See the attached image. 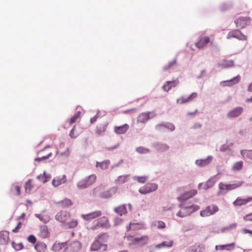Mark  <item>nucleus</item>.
<instances>
[{"instance_id":"1","label":"nucleus","mask_w":252,"mask_h":252,"mask_svg":"<svg viewBox=\"0 0 252 252\" xmlns=\"http://www.w3.org/2000/svg\"><path fill=\"white\" fill-rule=\"evenodd\" d=\"M108 239V235L106 233L98 235L92 243L90 247V251H98L102 250L103 251H105L107 248Z\"/></svg>"},{"instance_id":"2","label":"nucleus","mask_w":252,"mask_h":252,"mask_svg":"<svg viewBox=\"0 0 252 252\" xmlns=\"http://www.w3.org/2000/svg\"><path fill=\"white\" fill-rule=\"evenodd\" d=\"M243 184V182L238 181L233 184H224L223 183H220L219 184V190L218 195H221L226 193V191L231 190L235 189L240 187Z\"/></svg>"},{"instance_id":"3","label":"nucleus","mask_w":252,"mask_h":252,"mask_svg":"<svg viewBox=\"0 0 252 252\" xmlns=\"http://www.w3.org/2000/svg\"><path fill=\"white\" fill-rule=\"evenodd\" d=\"M97 177L95 174H92L79 181L77 184V188L79 189H84L94 184Z\"/></svg>"},{"instance_id":"4","label":"nucleus","mask_w":252,"mask_h":252,"mask_svg":"<svg viewBox=\"0 0 252 252\" xmlns=\"http://www.w3.org/2000/svg\"><path fill=\"white\" fill-rule=\"evenodd\" d=\"M219 210V207L215 204H211L207 206L205 209L200 212V215L202 217H207L214 215Z\"/></svg>"},{"instance_id":"5","label":"nucleus","mask_w":252,"mask_h":252,"mask_svg":"<svg viewBox=\"0 0 252 252\" xmlns=\"http://www.w3.org/2000/svg\"><path fill=\"white\" fill-rule=\"evenodd\" d=\"M226 38L228 39L235 38L242 41H245L247 39V36L243 34L242 32L238 30H234L229 32L227 35Z\"/></svg>"},{"instance_id":"6","label":"nucleus","mask_w":252,"mask_h":252,"mask_svg":"<svg viewBox=\"0 0 252 252\" xmlns=\"http://www.w3.org/2000/svg\"><path fill=\"white\" fill-rule=\"evenodd\" d=\"M158 186L154 183H148L144 186L140 188L139 192L141 194H147L154 191L158 189Z\"/></svg>"},{"instance_id":"7","label":"nucleus","mask_w":252,"mask_h":252,"mask_svg":"<svg viewBox=\"0 0 252 252\" xmlns=\"http://www.w3.org/2000/svg\"><path fill=\"white\" fill-rule=\"evenodd\" d=\"M251 22V19L249 17H240L235 21L236 27L241 29L250 25Z\"/></svg>"},{"instance_id":"8","label":"nucleus","mask_w":252,"mask_h":252,"mask_svg":"<svg viewBox=\"0 0 252 252\" xmlns=\"http://www.w3.org/2000/svg\"><path fill=\"white\" fill-rule=\"evenodd\" d=\"M251 201H252V197L243 198L241 196H239L236 199L232 204L234 206L240 207L246 205Z\"/></svg>"},{"instance_id":"9","label":"nucleus","mask_w":252,"mask_h":252,"mask_svg":"<svg viewBox=\"0 0 252 252\" xmlns=\"http://www.w3.org/2000/svg\"><path fill=\"white\" fill-rule=\"evenodd\" d=\"M50 148L49 146H46L40 152V154H43L41 157L36 158V161L40 162L41 160H45L49 158L52 155V152L49 150L48 149Z\"/></svg>"},{"instance_id":"10","label":"nucleus","mask_w":252,"mask_h":252,"mask_svg":"<svg viewBox=\"0 0 252 252\" xmlns=\"http://www.w3.org/2000/svg\"><path fill=\"white\" fill-rule=\"evenodd\" d=\"M70 214L66 211H61L56 216V219L62 223L66 222L69 219Z\"/></svg>"},{"instance_id":"11","label":"nucleus","mask_w":252,"mask_h":252,"mask_svg":"<svg viewBox=\"0 0 252 252\" xmlns=\"http://www.w3.org/2000/svg\"><path fill=\"white\" fill-rule=\"evenodd\" d=\"M210 41L209 36H201L199 37L198 41L195 43V46L199 49H202L205 47Z\"/></svg>"},{"instance_id":"12","label":"nucleus","mask_w":252,"mask_h":252,"mask_svg":"<svg viewBox=\"0 0 252 252\" xmlns=\"http://www.w3.org/2000/svg\"><path fill=\"white\" fill-rule=\"evenodd\" d=\"M102 215V212L100 211H96L91 212L88 214H83L82 218L85 220L89 221L92 220L99 217Z\"/></svg>"},{"instance_id":"13","label":"nucleus","mask_w":252,"mask_h":252,"mask_svg":"<svg viewBox=\"0 0 252 252\" xmlns=\"http://www.w3.org/2000/svg\"><path fill=\"white\" fill-rule=\"evenodd\" d=\"M149 240L148 236L143 235L141 236H137L133 238L131 241L132 243L135 245H139L142 246L147 243Z\"/></svg>"},{"instance_id":"14","label":"nucleus","mask_w":252,"mask_h":252,"mask_svg":"<svg viewBox=\"0 0 252 252\" xmlns=\"http://www.w3.org/2000/svg\"><path fill=\"white\" fill-rule=\"evenodd\" d=\"M197 194V190L191 189L189 191L185 192L184 194L179 196L177 199L180 201H186L187 199L193 197Z\"/></svg>"},{"instance_id":"15","label":"nucleus","mask_w":252,"mask_h":252,"mask_svg":"<svg viewBox=\"0 0 252 252\" xmlns=\"http://www.w3.org/2000/svg\"><path fill=\"white\" fill-rule=\"evenodd\" d=\"M110 226L108 219L106 217H102L97 220L96 225L93 227V229H96L97 227H101L102 228H108Z\"/></svg>"},{"instance_id":"16","label":"nucleus","mask_w":252,"mask_h":252,"mask_svg":"<svg viewBox=\"0 0 252 252\" xmlns=\"http://www.w3.org/2000/svg\"><path fill=\"white\" fill-rule=\"evenodd\" d=\"M240 79L241 77L238 75L230 80L221 82L220 84L222 86H231L239 83Z\"/></svg>"},{"instance_id":"17","label":"nucleus","mask_w":252,"mask_h":252,"mask_svg":"<svg viewBox=\"0 0 252 252\" xmlns=\"http://www.w3.org/2000/svg\"><path fill=\"white\" fill-rule=\"evenodd\" d=\"M179 83L178 80H175L173 81H168L165 82L162 87L163 90L167 92L173 87H176Z\"/></svg>"},{"instance_id":"18","label":"nucleus","mask_w":252,"mask_h":252,"mask_svg":"<svg viewBox=\"0 0 252 252\" xmlns=\"http://www.w3.org/2000/svg\"><path fill=\"white\" fill-rule=\"evenodd\" d=\"M193 212L192 207H182L177 214V216L183 218L189 216Z\"/></svg>"},{"instance_id":"19","label":"nucleus","mask_w":252,"mask_h":252,"mask_svg":"<svg viewBox=\"0 0 252 252\" xmlns=\"http://www.w3.org/2000/svg\"><path fill=\"white\" fill-rule=\"evenodd\" d=\"M197 96V94L196 93H192L188 97H181L177 99V103L178 104H183L185 103H187L193 100L194 98H196Z\"/></svg>"},{"instance_id":"20","label":"nucleus","mask_w":252,"mask_h":252,"mask_svg":"<svg viewBox=\"0 0 252 252\" xmlns=\"http://www.w3.org/2000/svg\"><path fill=\"white\" fill-rule=\"evenodd\" d=\"M151 115H152V113L150 112L140 114L137 118V122L140 123H146L151 118ZM152 117H151V118Z\"/></svg>"},{"instance_id":"21","label":"nucleus","mask_w":252,"mask_h":252,"mask_svg":"<svg viewBox=\"0 0 252 252\" xmlns=\"http://www.w3.org/2000/svg\"><path fill=\"white\" fill-rule=\"evenodd\" d=\"M243 111L242 107H238L230 111L227 114V117L229 118H233L238 117L241 115Z\"/></svg>"},{"instance_id":"22","label":"nucleus","mask_w":252,"mask_h":252,"mask_svg":"<svg viewBox=\"0 0 252 252\" xmlns=\"http://www.w3.org/2000/svg\"><path fill=\"white\" fill-rule=\"evenodd\" d=\"M66 181V177L65 175H63L61 176H58L55 178L52 181V185L53 186L57 187L65 183Z\"/></svg>"},{"instance_id":"23","label":"nucleus","mask_w":252,"mask_h":252,"mask_svg":"<svg viewBox=\"0 0 252 252\" xmlns=\"http://www.w3.org/2000/svg\"><path fill=\"white\" fill-rule=\"evenodd\" d=\"M173 241L170 239L162 242V243L157 244L155 246V248L157 249H162L164 248H171L173 245Z\"/></svg>"},{"instance_id":"24","label":"nucleus","mask_w":252,"mask_h":252,"mask_svg":"<svg viewBox=\"0 0 252 252\" xmlns=\"http://www.w3.org/2000/svg\"><path fill=\"white\" fill-rule=\"evenodd\" d=\"M9 240V232L6 231L0 232V244L5 245Z\"/></svg>"},{"instance_id":"25","label":"nucleus","mask_w":252,"mask_h":252,"mask_svg":"<svg viewBox=\"0 0 252 252\" xmlns=\"http://www.w3.org/2000/svg\"><path fill=\"white\" fill-rule=\"evenodd\" d=\"M37 235L42 239L48 237L50 235V233L47 226L45 225L41 226L40 228V231L38 232Z\"/></svg>"},{"instance_id":"26","label":"nucleus","mask_w":252,"mask_h":252,"mask_svg":"<svg viewBox=\"0 0 252 252\" xmlns=\"http://www.w3.org/2000/svg\"><path fill=\"white\" fill-rule=\"evenodd\" d=\"M129 128L127 124H125L121 126H115L114 127V131L118 134H122L125 133Z\"/></svg>"},{"instance_id":"27","label":"nucleus","mask_w":252,"mask_h":252,"mask_svg":"<svg viewBox=\"0 0 252 252\" xmlns=\"http://www.w3.org/2000/svg\"><path fill=\"white\" fill-rule=\"evenodd\" d=\"M212 159V157H208L205 159H198L196 161V165L200 167H203L209 164Z\"/></svg>"},{"instance_id":"28","label":"nucleus","mask_w":252,"mask_h":252,"mask_svg":"<svg viewBox=\"0 0 252 252\" xmlns=\"http://www.w3.org/2000/svg\"><path fill=\"white\" fill-rule=\"evenodd\" d=\"M215 181L213 178L209 179L207 182L205 184L201 183L198 185V188H200L202 186L204 189L207 190L208 189L212 187L215 184Z\"/></svg>"},{"instance_id":"29","label":"nucleus","mask_w":252,"mask_h":252,"mask_svg":"<svg viewBox=\"0 0 252 252\" xmlns=\"http://www.w3.org/2000/svg\"><path fill=\"white\" fill-rule=\"evenodd\" d=\"M34 248L37 252H45L47 250V246L44 242H38L35 245Z\"/></svg>"},{"instance_id":"30","label":"nucleus","mask_w":252,"mask_h":252,"mask_svg":"<svg viewBox=\"0 0 252 252\" xmlns=\"http://www.w3.org/2000/svg\"><path fill=\"white\" fill-rule=\"evenodd\" d=\"M114 211L117 214L122 216L127 213L126 205H122L114 209Z\"/></svg>"},{"instance_id":"31","label":"nucleus","mask_w":252,"mask_h":252,"mask_svg":"<svg viewBox=\"0 0 252 252\" xmlns=\"http://www.w3.org/2000/svg\"><path fill=\"white\" fill-rule=\"evenodd\" d=\"M51 178L50 174H46V172H44L42 175L40 174L37 177L38 180L43 183H45L49 181Z\"/></svg>"},{"instance_id":"32","label":"nucleus","mask_w":252,"mask_h":252,"mask_svg":"<svg viewBox=\"0 0 252 252\" xmlns=\"http://www.w3.org/2000/svg\"><path fill=\"white\" fill-rule=\"evenodd\" d=\"M107 127V124H99L97 126L95 129V133L98 135H101L105 131Z\"/></svg>"},{"instance_id":"33","label":"nucleus","mask_w":252,"mask_h":252,"mask_svg":"<svg viewBox=\"0 0 252 252\" xmlns=\"http://www.w3.org/2000/svg\"><path fill=\"white\" fill-rule=\"evenodd\" d=\"M234 243H231L228 245H219L216 246V250H227L230 251L234 249Z\"/></svg>"},{"instance_id":"34","label":"nucleus","mask_w":252,"mask_h":252,"mask_svg":"<svg viewBox=\"0 0 252 252\" xmlns=\"http://www.w3.org/2000/svg\"><path fill=\"white\" fill-rule=\"evenodd\" d=\"M110 164V162L109 160H105L102 162L97 161L96 166L97 167H100L102 170H105L108 168Z\"/></svg>"},{"instance_id":"35","label":"nucleus","mask_w":252,"mask_h":252,"mask_svg":"<svg viewBox=\"0 0 252 252\" xmlns=\"http://www.w3.org/2000/svg\"><path fill=\"white\" fill-rule=\"evenodd\" d=\"M202 249V245L196 244L193 246L189 247L188 249V252H201Z\"/></svg>"},{"instance_id":"36","label":"nucleus","mask_w":252,"mask_h":252,"mask_svg":"<svg viewBox=\"0 0 252 252\" xmlns=\"http://www.w3.org/2000/svg\"><path fill=\"white\" fill-rule=\"evenodd\" d=\"M58 204L63 208L68 207L72 205V201L67 198H65L64 200L60 201Z\"/></svg>"},{"instance_id":"37","label":"nucleus","mask_w":252,"mask_h":252,"mask_svg":"<svg viewBox=\"0 0 252 252\" xmlns=\"http://www.w3.org/2000/svg\"><path fill=\"white\" fill-rule=\"evenodd\" d=\"M65 246L64 243H57L56 242L52 246V250L54 252H59L62 248Z\"/></svg>"},{"instance_id":"38","label":"nucleus","mask_w":252,"mask_h":252,"mask_svg":"<svg viewBox=\"0 0 252 252\" xmlns=\"http://www.w3.org/2000/svg\"><path fill=\"white\" fill-rule=\"evenodd\" d=\"M243 166V162L242 161L236 162L232 167V170L234 172L240 171L242 169Z\"/></svg>"},{"instance_id":"39","label":"nucleus","mask_w":252,"mask_h":252,"mask_svg":"<svg viewBox=\"0 0 252 252\" xmlns=\"http://www.w3.org/2000/svg\"><path fill=\"white\" fill-rule=\"evenodd\" d=\"M113 190L114 192L116 191L115 189H111L105 191L100 194L99 196L101 198H108L112 196L111 191Z\"/></svg>"},{"instance_id":"40","label":"nucleus","mask_w":252,"mask_h":252,"mask_svg":"<svg viewBox=\"0 0 252 252\" xmlns=\"http://www.w3.org/2000/svg\"><path fill=\"white\" fill-rule=\"evenodd\" d=\"M129 175H121L118 177L116 180V183L118 184H123L128 180Z\"/></svg>"},{"instance_id":"41","label":"nucleus","mask_w":252,"mask_h":252,"mask_svg":"<svg viewBox=\"0 0 252 252\" xmlns=\"http://www.w3.org/2000/svg\"><path fill=\"white\" fill-rule=\"evenodd\" d=\"M241 154L244 158L252 160V150H242Z\"/></svg>"},{"instance_id":"42","label":"nucleus","mask_w":252,"mask_h":252,"mask_svg":"<svg viewBox=\"0 0 252 252\" xmlns=\"http://www.w3.org/2000/svg\"><path fill=\"white\" fill-rule=\"evenodd\" d=\"M162 127H166L170 131H173L175 129V126L172 124H167L166 125L160 124L156 126V128L158 130H160Z\"/></svg>"},{"instance_id":"43","label":"nucleus","mask_w":252,"mask_h":252,"mask_svg":"<svg viewBox=\"0 0 252 252\" xmlns=\"http://www.w3.org/2000/svg\"><path fill=\"white\" fill-rule=\"evenodd\" d=\"M81 115V111H78L76 114H75L71 118L68 120L69 124L71 125L75 123L77 120L80 118Z\"/></svg>"},{"instance_id":"44","label":"nucleus","mask_w":252,"mask_h":252,"mask_svg":"<svg viewBox=\"0 0 252 252\" xmlns=\"http://www.w3.org/2000/svg\"><path fill=\"white\" fill-rule=\"evenodd\" d=\"M71 246L74 251H78L81 249L82 245L78 241H74L71 243Z\"/></svg>"},{"instance_id":"45","label":"nucleus","mask_w":252,"mask_h":252,"mask_svg":"<svg viewBox=\"0 0 252 252\" xmlns=\"http://www.w3.org/2000/svg\"><path fill=\"white\" fill-rule=\"evenodd\" d=\"M234 65V62L232 60L224 61L221 63V66L223 67H231Z\"/></svg>"},{"instance_id":"46","label":"nucleus","mask_w":252,"mask_h":252,"mask_svg":"<svg viewBox=\"0 0 252 252\" xmlns=\"http://www.w3.org/2000/svg\"><path fill=\"white\" fill-rule=\"evenodd\" d=\"M11 190L13 192H16V195H20L21 194V188L18 185H13L12 187Z\"/></svg>"},{"instance_id":"47","label":"nucleus","mask_w":252,"mask_h":252,"mask_svg":"<svg viewBox=\"0 0 252 252\" xmlns=\"http://www.w3.org/2000/svg\"><path fill=\"white\" fill-rule=\"evenodd\" d=\"M134 180H136L138 182L140 183H144L148 180L147 176H142V177H135Z\"/></svg>"},{"instance_id":"48","label":"nucleus","mask_w":252,"mask_h":252,"mask_svg":"<svg viewBox=\"0 0 252 252\" xmlns=\"http://www.w3.org/2000/svg\"><path fill=\"white\" fill-rule=\"evenodd\" d=\"M155 226L158 229H164L166 227V224L164 222L158 220L156 222Z\"/></svg>"},{"instance_id":"49","label":"nucleus","mask_w":252,"mask_h":252,"mask_svg":"<svg viewBox=\"0 0 252 252\" xmlns=\"http://www.w3.org/2000/svg\"><path fill=\"white\" fill-rule=\"evenodd\" d=\"M12 246L13 248L16 251H19L22 250L24 246L22 243H15L14 242L12 243Z\"/></svg>"},{"instance_id":"50","label":"nucleus","mask_w":252,"mask_h":252,"mask_svg":"<svg viewBox=\"0 0 252 252\" xmlns=\"http://www.w3.org/2000/svg\"><path fill=\"white\" fill-rule=\"evenodd\" d=\"M237 226V224L236 223H234L232 224H231L229 226H226L223 227L221 229V231L222 232H225L226 230H231L234 229Z\"/></svg>"},{"instance_id":"51","label":"nucleus","mask_w":252,"mask_h":252,"mask_svg":"<svg viewBox=\"0 0 252 252\" xmlns=\"http://www.w3.org/2000/svg\"><path fill=\"white\" fill-rule=\"evenodd\" d=\"M177 63L176 60H174L172 62H170L168 64L164 65L163 67V69L164 70H167L169 69H170L173 65L176 64Z\"/></svg>"},{"instance_id":"52","label":"nucleus","mask_w":252,"mask_h":252,"mask_svg":"<svg viewBox=\"0 0 252 252\" xmlns=\"http://www.w3.org/2000/svg\"><path fill=\"white\" fill-rule=\"evenodd\" d=\"M78 224V221L77 220H73L70 221L67 223V227L69 228H73L75 227Z\"/></svg>"},{"instance_id":"53","label":"nucleus","mask_w":252,"mask_h":252,"mask_svg":"<svg viewBox=\"0 0 252 252\" xmlns=\"http://www.w3.org/2000/svg\"><path fill=\"white\" fill-rule=\"evenodd\" d=\"M25 191L27 193H30L32 189L31 185V180H29V181L26 183L25 186Z\"/></svg>"},{"instance_id":"54","label":"nucleus","mask_w":252,"mask_h":252,"mask_svg":"<svg viewBox=\"0 0 252 252\" xmlns=\"http://www.w3.org/2000/svg\"><path fill=\"white\" fill-rule=\"evenodd\" d=\"M136 151L140 154L147 153L149 152V150L142 147H138L136 149Z\"/></svg>"},{"instance_id":"55","label":"nucleus","mask_w":252,"mask_h":252,"mask_svg":"<svg viewBox=\"0 0 252 252\" xmlns=\"http://www.w3.org/2000/svg\"><path fill=\"white\" fill-rule=\"evenodd\" d=\"M28 239V241L32 243V244H34L36 243V237L33 235H30L27 238Z\"/></svg>"},{"instance_id":"56","label":"nucleus","mask_w":252,"mask_h":252,"mask_svg":"<svg viewBox=\"0 0 252 252\" xmlns=\"http://www.w3.org/2000/svg\"><path fill=\"white\" fill-rule=\"evenodd\" d=\"M137 225H139V224L130 223L129 225L126 227L127 230H134Z\"/></svg>"},{"instance_id":"57","label":"nucleus","mask_w":252,"mask_h":252,"mask_svg":"<svg viewBox=\"0 0 252 252\" xmlns=\"http://www.w3.org/2000/svg\"><path fill=\"white\" fill-rule=\"evenodd\" d=\"M22 226V223L21 222H19L17 224V226L12 230V232L14 233H17L19 231V230Z\"/></svg>"},{"instance_id":"58","label":"nucleus","mask_w":252,"mask_h":252,"mask_svg":"<svg viewBox=\"0 0 252 252\" xmlns=\"http://www.w3.org/2000/svg\"><path fill=\"white\" fill-rule=\"evenodd\" d=\"M243 220L245 221H252V213L244 216Z\"/></svg>"},{"instance_id":"59","label":"nucleus","mask_w":252,"mask_h":252,"mask_svg":"<svg viewBox=\"0 0 252 252\" xmlns=\"http://www.w3.org/2000/svg\"><path fill=\"white\" fill-rule=\"evenodd\" d=\"M242 233L244 234H249V236L252 237V230L248 229H243L242 230Z\"/></svg>"},{"instance_id":"60","label":"nucleus","mask_w":252,"mask_h":252,"mask_svg":"<svg viewBox=\"0 0 252 252\" xmlns=\"http://www.w3.org/2000/svg\"><path fill=\"white\" fill-rule=\"evenodd\" d=\"M75 126H74L73 128L71 130L69 133V136L72 138H75L77 137V135L75 134Z\"/></svg>"},{"instance_id":"61","label":"nucleus","mask_w":252,"mask_h":252,"mask_svg":"<svg viewBox=\"0 0 252 252\" xmlns=\"http://www.w3.org/2000/svg\"><path fill=\"white\" fill-rule=\"evenodd\" d=\"M35 216L38 218L40 220H42V221H43L44 222H46L48 220L47 219H44V218L45 217V216H43L41 215H40V214H36L35 215Z\"/></svg>"},{"instance_id":"62","label":"nucleus","mask_w":252,"mask_h":252,"mask_svg":"<svg viewBox=\"0 0 252 252\" xmlns=\"http://www.w3.org/2000/svg\"><path fill=\"white\" fill-rule=\"evenodd\" d=\"M192 128L194 129H198V128H201V125L199 123H195L194 125L192 126Z\"/></svg>"},{"instance_id":"63","label":"nucleus","mask_w":252,"mask_h":252,"mask_svg":"<svg viewBox=\"0 0 252 252\" xmlns=\"http://www.w3.org/2000/svg\"><path fill=\"white\" fill-rule=\"evenodd\" d=\"M98 117L97 115L94 116V117L92 118L90 120V122L91 124H93L97 120Z\"/></svg>"},{"instance_id":"64","label":"nucleus","mask_w":252,"mask_h":252,"mask_svg":"<svg viewBox=\"0 0 252 252\" xmlns=\"http://www.w3.org/2000/svg\"><path fill=\"white\" fill-rule=\"evenodd\" d=\"M122 222V219L120 218H116L115 220V223L116 224H120Z\"/></svg>"}]
</instances>
